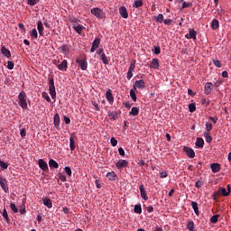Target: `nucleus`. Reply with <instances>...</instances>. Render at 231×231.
<instances>
[{
	"mask_svg": "<svg viewBox=\"0 0 231 231\" xmlns=\"http://www.w3.org/2000/svg\"><path fill=\"white\" fill-rule=\"evenodd\" d=\"M92 15H95V17H97V19H104V11L98 7H95L91 9Z\"/></svg>",
	"mask_w": 231,
	"mask_h": 231,
	"instance_id": "3",
	"label": "nucleus"
},
{
	"mask_svg": "<svg viewBox=\"0 0 231 231\" xmlns=\"http://www.w3.org/2000/svg\"><path fill=\"white\" fill-rule=\"evenodd\" d=\"M221 196V193H219V190H217V191H215L214 193H213V195H212V198H213V199H217V198H219Z\"/></svg>",
	"mask_w": 231,
	"mask_h": 231,
	"instance_id": "51",
	"label": "nucleus"
},
{
	"mask_svg": "<svg viewBox=\"0 0 231 231\" xmlns=\"http://www.w3.org/2000/svg\"><path fill=\"white\" fill-rule=\"evenodd\" d=\"M204 89H205V95H210V93H212V83L210 82L206 83Z\"/></svg>",
	"mask_w": 231,
	"mask_h": 231,
	"instance_id": "21",
	"label": "nucleus"
},
{
	"mask_svg": "<svg viewBox=\"0 0 231 231\" xmlns=\"http://www.w3.org/2000/svg\"><path fill=\"white\" fill-rule=\"evenodd\" d=\"M187 228L189 231H194V221L189 220L187 224Z\"/></svg>",
	"mask_w": 231,
	"mask_h": 231,
	"instance_id": "37",
	"label": "nucleus"
},
{
	"mask_svg": "<svg viewBox=\"0 0 231 231\" xmlns=\"http://www.w3.org/2000/svg\"><path fill=\"white\" fill-rule=\"evenodd\" d=\"M134 88H138L139 89H144L145 88V81H143V79L135 81Z\"/></svg>",
	"mask_w": 231,
	"mask_h": 231,
	"instance_id": "17",
	"label": "nucleus"
},
{
	"mask_svg": "<svg viewBox=\"0 0 231 231\" xmlns=\"http://www.w3.org/2000/svg\"><path fill=\"white\" fill-rule=\"evenodd\" d=\"M63 118H64L65 124L68 125V124H70V123H71V119H69V117H68V116H65Z\"/></svg>",
	"mask_w": 231,
	"mask_h": 231,
	"instance_id": "63",
	"label": "nucleus"
},
{
	"mask_svg": "<svg viewBox=\"0 0 231 231\" xmlns=\"http://www.w3.org/2000/svg\"><path fill=\"white\" fill-rule=\"evenodd\" d=\"M40 1L41 0H27V4L30 5V6H35V5Z\"/></svg>",
	"mask_w": 231,
	"mask_h": 231,
	"instance_id": "49",
	"label": "nucleus"
},
{
	"mask_svg": "<svg viewBox=\"0 0 231 231\" xmlns=\"http://www.w3.org/2000/svg\"><path fill=\"white\" fill-rule=\"evenodd\" d=\"M64 171H65L67 176H71V168L67 166L64 168Z\"/></svg>",
	"mask_w": 231,
	"mask_h": 231,
	"instance_id": "56",
	"label": "nucleus"
},
{
	"mask_svg": "<svg viewBox=\"0 0 231 231\" xmlns=\"http://www.w3.org/2000/svg\"><path fill=\"white\" fill-rule=\"evenodd\" d=\"M213 64L217 66V68H221L222 64L219 60H213Z\"/></svg>",
	"mask_w": 231,
	"mask_h": 231,
	"instance_id": "52",
	"label": "nucleus"
},
{
	"mask_svg": "<svg viewBox=\"0 0 231 231\" xmlns=\"http://www.w3.org/2000/svg\"><path fill=\"white\" fill-rule=\"evenodd\" d=\"M0 214H2L6 223H10V217H8V211H6V208H4L3 211L0 210Z\"/></svg>",
	"mask_w": 231,
	"mask_h": 231,
	"instance_id": "25",
	"label": "nucleus"
},
{
	"mask_svg": "<svg viewBox=\"0 0 231 231\" xmlns=\"http://www.w3.org/2000/svg\"><path fill=\"white\" fill-rule=\"evenodd\" d=\"M129 165V162L125 160H119L117 162H116V167L118 170L125 169V167H127Z\"/></svg>",
	"mask_w": 231,
	"mask_h": 231,
	"instance_id": "9",
	"label": "nucleus"
},
{
	"mask_svg": "<svg viewBox=\"0 0 231 231\" xmlns=\"http://www.w3.org/2000/svg\"><path fill=\"white\" fill-rule=\"evenodd\" d=\"M206 131H208V133H210V131H212L211 123H208V122L206 123Z\"/></svg>",
	"mask_w": 231,
	"mask_h": 231,
	"instance_id": "50",
	"label": "nucleus"
},
{
	"mask_svg": "<svg viewBox=\"0 0 231 231\" xmlns=\"http://www.w3.org/2000/svg\"><path fill=\"white\" fill-rule=\"evenodd\" d=\"M38 164L40 169H42L43 172H48L50 171V169L48 168V162H46L43 159H40L38 161Z\"/></svg>",
	"mask_w": 231,
	"mask_h": 231,
	"instance_id": "6",
	"label": "nucleus"
},
{
	"mask_svg": "<svg viewBox=\"0 0 231 231\" xmlns=\"http://www.w3.org/2000/svg\"><path fill=\"white\" fill-rule=\"evenodd\" d=\"M203 145H205V141L203 140V138L201 137L197 138L196 146L199 148H203Z\"/></svg>",
	"mask_w": 231,
	"mask_h": 231,
	"instance_id": "30",
	"label": "nucleus"
},
{
	"mask_svg": "<svg viewBox=\"0 0 231 231\" xmlns=\"http://www.w3.org/2000/svg\"><path fill=\"white\" fill-rule=\"evenodd\" d=\"M43 98L47 100V102H51V98H50V96H48V93L43 92L42 94Z\"/></svg>",
	"mask_w": 231,
	"mask_h": 231,
	"instance_id": "55",
	"label": "nucleus"
},
{
	"mask_svg": "<svg viewBox=\"0 0 231 231\" xmlns=\"http://www.w3.org/2000/svg\"><path fill=\"white\" fill-rule=\"evenodd\" d=\"M75 32H77L78 33H82V30H84V27L80 24H78V25H74L73 26Z\"/></svg>",
	"mask_w": 231,
	"mask_h": 231,
	"instance_id": "36",
	"label": "nucleus"
},
{
	"mask_svg": "<svg viewBox=\"0 0 231 231\" xmlns=\"http://www.w3.org/2000/svg\"><path fill=\"white\" fill-rule=\"evenodd\" d=\"M183 151H184V152H186V154L189 158H194L196 156V152L191 148L185 146L183 148Z\"/></svg>",
	"mask_w": 231,
	"mask_h": 231,
	"instance_id": "12",
	"label": "nucleus"
},
{
	"mask_svg": "<svg viewBox=\"0 0 231 231\" xmlns=\"http://www.w3.org/2000/svg\"><path fill=\"white\" fill-rule=\"evenodd\" d=\"M58 178L60 180V181L66 182L68 181V179H66V175H63L62 173H58Z\"/></svg>",
	"mask_w": 231,
	"mask_h": 231,
	"instance_id": "45",
	"label": "nucleus"
},
{
	"mask_svg": "<svg viewBox=\"0 0 231 231\" xmlns=\"http://www.w3.org/2000/svg\"><path fill=\"white\" fill-rule=\"evenodd\" d=\"M106 100L109 102V104L113 105V102H115V97H113V93L111 92V89L106 91Z\"/></svg>",
	"mask_w": 231,
	"mask_h": 231,
	"instance_id": "18",
	"label": "nucleus"
},
{
	"mask_svg": "<svg viewBox=\"0 0 231 231\" xmlns=\"http://www.w3.org/2000/svg\"><path fill=\"white\" fill-rule=\"evenodd\" d=\"M118 152H119V155L120 156H125V151L124 150V148H122V147H119L118 148Z\"/></svg>",
	"mask_w": 231,
	"mask_h": 231,
	"instance_id": "57",
	"label": "nucleus"
},
{
	"mask_svg": "<svg viewBox=\"0 0 231 231\" xmlns=\"http://www.w3.org/2000/svg\"><path fill=\"white\" fill-rule=\"evenodd\" d=\"M76 62L79 64L80 69L82 71H86L88 69V60H80V59H76Z\"/></svg>",
	"mask_w": 231,
	"mask_h": 231,
	"instance_id": "5",
	"label": "nucleus"
},
{
	"mask_svg": "<svg viewBox=\"0 0 231 231\" xmlns=\"http://www.w3.org/2000/svg\"><path fill=\"white\" fill-rule=\"evenodd\" d=\"M139 190L141 193V198H143L144 201H147L149 199V197H147V191H145V188H143V184L140 185Z\"/></svg>",
	"mask_w": 231,
	"mask_h": 231,
	"instance_id": "13",
	"label": "nucleus"
},
{
	"mask_svg": "<svg viewBox=\"0 0 231 231\" xmlns=\"http://www.w3.org/2000/svg\"><path fill=\"white\" fill-rule=\"evenodd\" d=\"M211 28L213 30H217V28H219V21L217 19H213L211 23Z\"/></svg>",
	"mask_w": 231,
	"mask_h": 231,
	"instance_id": "31",
	"label": "nucleus"
},
{
	"mask_svg": "<svg viewBox=\"0 0 231 231\" xmlns=\"http://www.w3.org/2000/svg\"><path fill=\"white\" fill-rule=\"evenodd\" d=\"M119 14L123 19H127V17H129V14L127 13V8H125V6H121L119 8Z\"/></svg>",
	"mask_w": 231,
	"mask_h": 231,
	"instance_id": "15",
	"label": "nucleus"
},
{
	"mask_svg": "<svg viewBox=\"0 0 231 231\" xmlns=\"http://www.w3.org/2000/svg\"><path fill=\"white\" fill-rule=\"evenodd\" d=\"M106 178L110 181H115V180H116V173H115V171L108 172V173H106Z\"/></svg>",
	"mask_w": 231,
	"mask_h": 231,
	"instance_id": "29",
	"label": "nucleus"
},
{
	"mask_svg": "<svg viewBox=\"0 0 231 231\" xmlns=\"http://www.w3.org/2000/svg\"><path fill=\"white\" fill-rule=\"evenodd\" d=\"M140 113V108L136 107V106H133L132 110L129 112L130 116H138Z\"/></svg>",
	"mask_w": 231,
	"mask_h": 231,
	"instance_id": "23",
	"label": "nucleus"
},
{
	"mask_svg": "<svg viewBox=\"0 0 231 231\" xmlns=\"http://www.w3.org/2000/svg\"><path fill=\"white\" fill-rule=\"evenodd\" d=\"M49 93L51 98H57V91H55V79L53 77L49 78Z\"/></svg>",
	"mask_w": 231,
	"mask_h": 231,
	"instance_id": "2",
	"label": "nucleus"
},
{
	"mask_svg": "<svg viewBox=\"0 0 231 231\" xmlns=\"http://www.w3.org/2000/svg\"><path fill=\"white\" fill-rule=\"evenodd\" d=\"M59 50H60L61 53H63V55H68V53H69V45H62L59 48Z\"/></svg>",
	"mask_w": 231,
	"mask_h": 231,
	"instance_id": "24",
	"label": "nucleus"
},
{
	"mask_svg": "<svg viewBox=\"0 0 231 231\" xmlns=\"http://www.w3.org/2000/svg\"><path fill=\"white\" fill-rule=\"evenodd\" d=\"M30 35L32 39H37V37H39V34L37 33V29H32Z\"/></svg>",
	"mask_w": 231,
	"mask_h": 231,
	"instance_id": "40",
	"label": "nucleus"
},
{
	"mask_svg": "<svg viewBox=\"0 0 231 231\" xmlns=\"http://www.w3.org/2000/svg\"><path fill=\"white\" fill-rule=\"evenodd\" d=\"M53 124H54L55 129H57V131H60V116H59V114L54 115Z\"/></svg>",
	"mask_w": 231,
	"mask_h": 231,
	"instance_id": "8",
	"label": "nucleus"
},
{
	"mask_svg": "<svg viewBox=\"0 0 231 231\" xmlns=\"http://www.w3.org/2000/svg\"><path fill=\"white\" fill-rule=\"evenodd\" d=\"M206 142H207L208 143H210L212 142V136L209 135V134H207V135H206Z\"/></svg>",
	"mask_w": 231,
	"mask_h": 231,
	"instance_id": "61",
	"label": "nucleus"
},
{
	"mask_svg": "<svg viewBox=\"0 0 231 231\" xmlns=\"http://www.w3.org/2000/svg\"><path fill=\"white\" fill-rule=\"evenodd\" d=\"M191 207H192L196 216H199V208L198 207V202L191 201Z\"/></svg>",
	"mask_w": 231,
	"mask_h": 231,
	"instance_id": "27",
	"label": "nucleus"
},
{
	"mask_svg": "<svg viewBox=\"0 0 231 231\" xmlns=\"http://www.w3.org/2000/svg\"><path fill=\"white\" fill-rule=\"evenodd\" d=\"M69 147L70 151H73L75 149V137H73V135L69 137Z\"/></svg>",
	"mask_w": 231,
	"mask_h": 231,
	"instance_id": "32",
	"label": "nucleus"
},
{
	"mask_svg": "<svg viewBox=\"0 0 231 231\" xmlns=\"http://www.w3.org/2000/svg\"><path fill=\"white\" fill-rule=\"evenodd\" d=\"M0 187L5 192H8V180L0 176Z\"/></svg>",
	"mask_w": 231,
	"mask_h": 231,
	"instance_id": "10",
	"label": "nucleus"
},
{
	"mask_svg": "<svg viewBox=\"0 0 231 231\" xmlns=\"http://www.w3.org/2000/svg\"><path fill=\"white\" fill-rule=\"evenodd\" d=\"M14 66L15 64L13 61H7V69H14Z\"/></svg>",
	"mask_w": 231,
	"mask_h": 231,
	"instance_id": "54",
	"label": "nucleus"
},
{
	"mask_svg": "<svg viewBox=\"0 0 231 231\" xmlns=\"http://www.w3.org/2000/svg\"><path fill=\"white\" fill-rule=\"evenodd\" d=\"M43 205L48 208H51L53 207V203H51V199L45 198L42 199Z\"/></svg>",
	"mask_w": 231,
	"mask_h": 231,
	"instance_id": "26",
	"label": "nucleus"
},
{
	"mask_svg": "<svg viewBox=\"0 0 231 231\" xmlns=\"http://www.w3.org/2000/svg\"><path fill=\"white\" fill-rule=\"evenodd\" d=\"M108 116L111 120H118V112H111Z\"/></svg>",
	"mask_w": 231,
	"mask_h": 231,
	"instance_id": "35",
	"label": "nucleus"
},
{
	"mask_svg": "<svg viewBox=\"0 0 231 231\" xmlns=\"http://www.w3.org/2000/svg\"><path fill=\"white\" fill-rule=\"evenodd\" d=\"M130 97L132 100H134V102H136V93L134 92V90L133 89L130 90Z\"/></svg>",
	"mask_w": 231,
	"mask_h": 231,
	"instance_id": "48",
	"label": "nucleus"
},
{
	"mask_svg": "<svg viewBox=\"0 0 231 231\" xmlns=\"http://www.w3.org/2000/svg\"><path fill=\"white\" fill-rule=\"evenodd\" d=\"M160 176H161V178H167L168 174L166 171H162V172H161Z\"/></svg>",
	"mask_w": 231,
	"mask_h": 231,
	"instance_id": "64",
	"label": "nucleus"
},
{
	"mask_svg": "<svg viewBox=\"0 0 231 231\" xmlns=\"http://www.w3.org/2000/svg\"><path fill=\"white\" fill-rule=\"evenodd\" d=\"M110 143L112 147H116V145H118V141L115 137H112L110 139Z\"/></svg>",
	"mask_w": 231,
	"mask_h": 231,
	"instance_id": "44",
	"label": "nucleus"
},
{
	"mask_svg": "<svg viewBox=\"0 0 231 231\" xmlns=\"http://www.w3.org/2000/svg\"><path fill=\"white\" fill-rule=\"evenodd\" d=\"M218 192L220 193V196H224V198H228V196H230V191H226V188L220 187Z\"/></svg>",
	"mask_w": 231,
	"mask_h": 231,
	"instance_id": "20",
	"label": "nucleus"
},
{
	"mask_svg": "<svg viewBox=\"0 0 231 231\" xmlns=\"http://www.w3.org/2000/svg\"><path fill=\"white\" fill-rule=\"evenodd\" d=\"M28 97L26 96V92L22 91L18 95V105L22 109H28V102L26 101Z\"/></svg>",
	"mask_w": 231,
	"mask_h": 231,
	"instance_id": "1",
	"label": "nucleus"
},
{
	"mask_svg": "<svg viewBox=\"0 0 231 231\" xmlns=\"http://www.w3.org/2000/svg\"><path fill=\"white\" fill-rule=\"evenodd\" d=\"M49 167L53 169H59V162L53 159L49 161Z\"/></svg>",
	"mask_w": 231,
	"mask_h": 231,
	"instance_id": "28",
	"label": "nucleus"
},
{
	"mask_svg": "<svg viewBox=\"0 0 231 231\" xmlns=\"http://www.w3.org/2000/svg\"><path fill=\"white\" fill-rule=\"evenodd\" d=\"M1 53L6 57V59H10L12 57V53L10 52V50L6 49V47L2 46Z\"/></svg>",
	"mask_w": 231,
	"mask_h": 231,
	"instance_id": "19",
	"label": "nucleus"
},
{
	"mask_svg": "<svg viewBox=\"0 0 231 231\" xmlns=\"http://www.w3.org/2000/svg\"><path fill=\"white\" fill-rule=\"evenodd\" d=\"M189 113H194L196 111V104L191 103L189 105Z\"/></svg>",
	"mask_w": 231,
	"mask_h": 231,
	"instance_id": "46",
	"label": "nucleus"
},
{
	"mask_svg": "<svg viewBox=\"0 0 231 231\" xmlns=\"http://www.w3.org/2000/svg\"><path fill=\"white\" fill-rule=\"evenodd\" d=\"M92 106L95 107L96 111H100V107L98 106V103L96 101H92Z\"/></svg>",
	"mask_w": 231,
	"mask_h": 231,
	"instance_id": "59",
	"label": "nucleus"
},
{
	"mask_svg": "<svg viewBox=\"0 0 231 231\" xmlns=\"http://www.w3.org/2000/svg\"><path fill=\"white\" fill-rule=\"evenodd\" d=\"M20 134H21V136H22V138H24V136H26V129H22L21 131H20Z\"/></svg>",
	"mask_w": 231,
	"mask_h": 231,
	"instance_id": "62",
	"label": "nucleus"
},
{
	"mask_svg": "<svg viewBox=\"0 0 231 231\" xmlns=\"http://www.w3.org/2000/svg\"><path fill=\"white\" fill-rule=\"evenodd\" d=\"M140 6H143V2L142 0H135L134 3V8H140Z\"/></svg>",
	"mask_w": 231,
	"mask_h": 231,
	"instance_id": "38",
	"label": "nucleus"
},
{
	"mask_svg": "<svg viewBox=\"0 0 231 231\" xmlns=\"http://www.w3.org/2000/svg\"><path fill=\"white\" fill-rule=\"evenodd\" d=\"M157 23H163V15L159 14L156 19Z\"/></svg>",
	"mask_w": 231,
	"mask_h": 231,
	"instance_id": "58",
	"label": "nucleus"
},
{
	"mask_svg": "<svg viewBox=\"0 0 231 231\" xmlns=\"http://www.w3.org/2000/svg\"><path fill=\"white\" fill-rule=\"evenodd\" d=\"M134 212L135 214H142V205L141 204L135 205L134 208Z\"/></svg>",
	"mask_w": 231,
	"mask_h": 231,
	"instance_id": "34",
	"label": "nucleus"
},
{
	"mask_svg": "<svg viewBox=\"0 0 231 231\" xmlns=\"http://www.w3.org/2000/svg\"><path fill=\"white\" fill-rule=\"evenodd\" d=\"M152 53H154L155 55H160V53H162V49H160V46H155L152 49Z\"/></svg>",
	"mask_w": 231,
	"mask_h": 231,
	"instance_id": "42",
	"label": "nucleus"
},
{
	"mask_svg": "<svg viewBox=\"0 0 231 231\" xmlns=\"http://www.w3.org/2000/svg\"><path fill=\"white\" fill-rule=\"evenodd\" d=\"M218 219H219V215H214L210 218V223H212L213 225H216V223H217Z\"/></svg>",
	"mask_w": 231,
	"mask_h": 231,
	"instance_id": "39",
	"label": "nucleus"
},
{
	"mask_svg": "<svg viewBox=\"0 0 231 231\" xmlns=\"http://www.w3.org/2000/svg\"><path fill=\"white\" fill-rule=\"evenodd\" d=\"M149 68H151L152 69H158V68H160V61L158 58H154L152 60Z\"/></svg>",
	"mask_w": 231,
	"mask_h": 231,
	"instance_id": "11",
	"label": "nucleus"
},
{
	"mask_svg": "<svg viewBox=\"0 0 231 231\" xmlns=\"http://www.w3.org/2000/svg\"><path fill=\"white\" fill-rule=\"evenodd\" d=\"M189 34H186L185 37L186 39H193L196 41V36L198 35V32L194 29H189Z\"/></svg>",
	"mask_w": 231,
	"mask_h": 231,
	"instance_id": "14",
	"label": "nucleus"
},
{
	"mask_svg": "<svg viewBox=\"0 0 231 231\" xmlns=\"http://www.w3.org/2000/svg\"><path fill=\"white\" fill-rule=\"evenodd\" d=\"M126 79L128 80H131L133 79V71L128 70L127 74H126Z\"/></svg>",
	"mask_w": 231,
	"mask_h": 231,
	"instance_id": "60",
	"label": "nucleus"
},
{
	"mask_svg": "<svg viewBox=\"0 0 231 231\" xmlns=\"http://www.w3.org/2000/svg\"><path fill=\"white\" fill-rule=\"evenodd\" d=\"M212 172H219L221 171V165L219 163L211 164Z\"/></svg>",
	"mask_w": 231,
	"mask_h": 231,
	"instance_id": "22",
	"label": "nucleus"
},
{
	"mask_svg": "<svg viewBox=\"0 0 231 231\" xmlns=\"http://www.w3.org/2000/svg\"><path fill=\"white\" fill-rule=\"evenodd\" d=\"M10 208L13 210L14 214H17V212H19V209H17V207H15L14 203L10 204Z\"/></svg>",
	"mask_w": 231,
	"mask_h": 231,
	"instance_id": "47",
	"label": "nucleus"
},
{
	"mask_svg": "<svg viewBox=\"0 0 231 231\" xmlns=\"http://www.w3.org/2000/svg\"><path fill=\"white\" fill-rule=\"evenodd\" d=\"M195 187L197 189H201V187H203V181L201 180H197L196 183H195Z\"/></svg>",
	"mask_w": 231,
	"mask_h": 231,
	"instance_id": "53",
	"label": "nucleus"
},
{
	"mask_svg": "<svg viewBox=\"0 0 231 231\" xmlns=\"http://www.w3.org/2000/svg\"><path fill=\"white\" fill-rule=\"evenodd\" d=\"M37 30L42 37H44V25L42 24V22L38 21L37 22Z\"/></svg>",
	"mask_w": 231,
	"mask_h": 231,
	"instance_id": "16",
	"label": "nucleus"
},
{
	"mask_svg": "<svg viewBox=\"0 0 231 231\" xmlns=\"http://www.w3.org/2000/svg\"><path fill=\"white\" fill-rule=\"evenodd\" d=\"M60 71H68V60H63L60 64L54 63Z\"/></svg>",
	"mask_w": 231,
	"mask_h": 231,
	"instance_id": "7",
	"label": "nucleus"
},
{
	"mask_svg": "<svg viewBox=\"0 0 231 231\" xmlns=\"http://www.w3.org/2000/svg\"><path fill=\"white\" fill-rule=\"evenodd\" d=\"M8 162H5L4 161H0V167L3 171H6L8 169Z\"/></svg>",
	"mask_w": 231,
	"mask_h": 231,
	"instance_id": "41",
	"label": "nucleus"
},
{
	"mask_svg": "<svg viewBox=\"0 0 231 231\" xmlns=\"http://www.w3.org/2000/svg\"><path fill=\"white\" fill-rule=\"evenodd\" d=\"M134 68H136V60H133L131 63H130V67H129V69L128 71H134Z\"/></svg>",
	"mask_w": 231,
	"mask_h": 231,
	"instance_id": "43",
	"label": "nucleus"
},
{
	"mask_svg": "<svg viewBox=\"0 0 231 231\" xmlns=\"http://www.w3.org/2000/svg\"><path fill=\"white\" fill-rule=\"evenodd\" d=\"M100 59L103 64H106V65L109 64V60L107 59V56H106V53L101 54Z\"/></svg>",
	"mask_w": 231,
	"mask_h": 231,
	"instance_id": "33",
	"label": "nucleus"
},
{
	"mask_svg": "<svg viewBox=\"0 0 231 231\" xmlns=\"http://www.w3.org/2000/svg\"><path fill=\"white\" fill-rule=\"evenodd\" d=\"M98 46H100V38L97 37L92 42V47L90 48V53H95V51L98 50Z\"/></svg>",
	"mask_w": 231,
	"mask_h": 231,
	"instance_id": "4",
	"label": "nucleus"
}]
</instances>
